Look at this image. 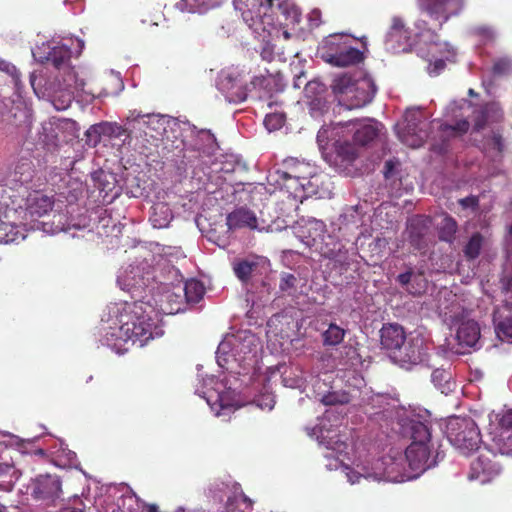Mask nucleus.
I'll list each match as a JSON object with an SVG mask.
<instances>
[{
    "label": "nucleus",
    "instance_id": "nucleus-1",
    "mask_svg": "<svg viewBox=\"0 0 512 512\" xmlns=\"http://www.w3.org/2000/svg\"><path fill=\"white\" fill-rule=\"evenodd\" d=\"M118 326L110 327L105 334L106 344L118 354L129 350V344L143 347L150 340L164 334L161 321L148 303L136 301L127 304L119 313Z\"/></svg>",
    "mask_w": 512,
    "mask_h": 512
},
{
    "label": "nucleus",
    "instance_id": "nucleus-2",
    "mask_svg": "<svg viewBox=\"0 0 512 512\" xmlns=\"http://www.w3.org/2000/svg\"><path fill=\"white\" fill-rule=\"evenodd\" d=\"M332 90L339 103L351 110L370 103L377 88L371 77L354 78L351 74L343 73L333 79Z\"/></svg>",
    "mask_w": 512,
    "mask_h": 512
},
{
    "label": "nucleus",
    "instance_id": "nucleus-3",
    "mask_svg": "<svg viewBox=\"0 0 512 512\" xmlns=\"http://www.w3.org/2000/svg\"><path fill=\"white\" fill-rule=\"evenodd\" d=\"M447 437L460 452L466 454L478 449L481 441L479 429L471 418H454L448 422Z\"/></svg>",
    "mask_w": 512,
    "mask_h": 512
},
{
    "label": "nucleus",
    "instance_id": "nucleus-4",
    "mask_svg": "<svg viewBox=\"0 0 512 512\" xmlns=\"http://www.w3.org/2000/svg\"><path fill=\"white\" fill-rule=\"evenodd\" d=\"M255 342L254 336L245 337L243 340L235 335L226 337L220 342L216 351L218 365L227 368L230 358L235 361L246 360L248 354L255 353L257 346Z\"/></svg>",
    "mask_w": 512,
    "mask_h": 512
},
{
    "label": "nucleus",
    "instance_id": "nucleus-5",
    "mask_svg": "<svg viewBox=\"0 0 512 512\" xmlns=\"http://www.w3.org/2000/svg\"><path fill=\"white\" fill-rule=\"evenodd\" d=\"M430 345L421 335L410 337L404 344L397 349L392 358L401 367L409 369L416 365L430 366L429 364Z\"/></svg>",
    "mask_w": 512,
    "mask_h": 512
},
{
    "label": "nucleus",
    "instance_id": "nucleus-6",
    "mask_svg": "<svg viewBox=\"0 0 512 512\" xmlns=\"http://www.w3.org/2000/svg\"><path fill=\"white\" fill-rule=\"evenodd\" d=\"M279 179L284 182L294 180L302 190L313 192L309 187L314 185L313 180L317 181L316 168L310 163L298 160L297 158H287L283 161L282 169L276 172Z\"/></svg>",
    "mask_w": 512,
    "mask_h": 512
},
{
    "label": "nucleus",
    "instance_id": "nucleus-7",
    "mask_svg": "<svg viewBox=\"0 0 512 512\" xmlns=\"http://www.w3.org/2000/svg\"><path fill=\"white\" fill-rule=\"evenodd\" d=\"M72 51L66 46H55L48 53L47 61L56 69L66 71L64 83L67 89L72 93L85 91V80L79 78L77 73L70 67Z\"/></svg>",
    "mask_w": 512,
    "mask_h": 512
},
{
    "label": "nucleus",
    "instance_id": "nucleus-8",
    "mask_svg": "<svg viewBox=\"0 0 512 512\" xmlns=\"http://www.w3.org/2000/svg\"><path fill=\"white\" fill-rule=\"evenodd\" d=\"M487 450L494 455L512 456V410L505 412L489 433Z\"/></svg>",
    "mask_w": 512,
    "mask_h": 512
},
{
    "label": "nucleus",
    "instance_id": "nucleus-9",
    "mask_svg": "<svg viewBox=\"0 0 512 512\" xmlns=\"http://www.w3.org/2000/svg\"><path fill=\"white\" fill-rule=\"evenodd\" d=\"M497 456L486 450L481 452L471 462L468 474L469 480H476L481 484L491 482L502 471L501 464L496 460Z\"/></svg>",
    "mask_w": 512,
    "mask_h": 512
},
{
    "label": "nucleus",
    "instance_id": "nucleus-10",
    "mask_svg": "<svg viewBox=\"0 0 512 512\" xmlns=\"http://www.w3.org/2000/svg\"><path fill=\"white\" fill-rule=\"evenodd\" d=\"M419 6L431 18L439 21V27L463 8V0H418Z\"/></svg>",
    "mask_w": 512,
    "mask_h": 512
},
{
    "label": "nucleus",
    "instance_id": "nucleus-11",
    "mask_svg": "<svg viewBox=\"0 0 512 512\" xmlns=\"http://www.w3.org/2000/svg\"><path fill=\"white\" fill-rule=\"evenodd\" d=\"M337 125L353 132V141L359 146H366L374 141L380 131V124L372 119L348 120L345 123L339 122Z\"/></svg>",
    "mask_w": 512,
    "mask_h": 512
},
{
    "label": "nucleus",
    "instance_id": "nucleus-12",
    "mask_svg": "<svg viewBox=\"0 0 512 512\" xmlns=\"http://www.w3.org/2000/svg\"><path fill=\"white\" fill-rule=\"evenodd\" d=\"M431 446L430 444L411 442L405 451V457L411 470L424 472L437 464L436 459L439 453H437L435 458L431 459Z\"/></svg>",
    "mask_w": 512,
    "mask_h": 512
},
{
    "label": "nucleus",
    "instance_id": "nucleus-13",
    "mask_svg": "<svg viewBox=\"0 0 512 512\" xmlns=\"http://www.w3.org/2000/svg\"><path fill=\"white\" fill-rule=\"evenodd\" d=\"M61 481L56 475H39L36 478L33 494L36 499L54 502L61 495Z\"/></svg>",
    "mask_w": 512,
    "mask_h": 512
},
{
    "label": "nucleus",
    "instance_id": "nucleus-14",
    "mask_svg": "<svg viewBox=\"0 0 512 512\" xmlns=\"http://www.w3.org/2000/svg\"><path fill=\"white\" fill-rule=\"evenodd\" d=\"M218 88L230 103H240L247 98V89L242 81L231 74L222 75L218 81Z\"/></svg>",
    "mask_w": 512,
    "mask_h": 512
},
{
    "label": "nucleus",
    "instance_id": "nucleus-15",
    "mask_svg": "<svg viewBox=\"0 0 512 512\" xmlns=\"http://www.w3.org/2000/svg\"><path fill=\"white\" fill-rule=\"evenodd\" d=\"M406 340V334L402 326L395 323L384 324L380 330V343L383 349L395 355Z\"/></svg>",
    "mask_w": 512,
    "mask_h": 512
},
{
    "label": "nucleus",
    "instance_id": "nucleus-16",
    "mask_svg": "<svg viewBox=\"0 0 512 512\" xmlns=\"http://www.w3.org/2000/svg\"><path fill=\"white\" fill-rule=\"evenodd\" d=\"M325 225L323 222L315 221L311 224V228H309V236L305 241V244L309 247H316L321 255L324 257V249L327 248L329 250L334 249L335 243H341L336 240L333 236L327 235L324 236Z\"/></svg>",
    "mask_w": 512,
    "mask_h": 512
},
{
    "label": "nucleus",
    "instance_id": "nucleus-17",
    "mask_svg": "<svg viewBox=\"0 0 512 512\" xmlns=\"http://www.w3.org/2000/svg\"><path fill=\"white\" fill-rule=\"evenodd\" d=\"M35 175V167L32 160L28 158H21L14 166L5 179L11 185L18 186L19 188L25 187L32 181Z\"/></svg>",
    "mask_w": 512,
    "mask_h": 512
},
{
    "label": "nucleus",
    "instance_id": "nucleus-18",
    "mask_svg": "<svg viewBox=\"0 0 512 512\" xmlns=\"http://www.w3.org/2000/svg\"><path fill=\"white\" fill-rule=\"evenodd\" d=\"M53 205L54 201L51 197L35 191L27 195L24 208L31 218H38L50 212Z\"/></svg>",
    "mask_w": 512,
    "mask_h": 512
},
{
    "label": "nucleus",
    "instance_id": "nucleus-19",
    "mask_svg": "<svg viewBox=\"0 0 512 512\" xmlns=\"http://www.w3.org/2000/svg\"><path fill=\"white\" fill-rule=\"evenodd\" d=\"M227 226L229 230H237L242 228L256 229L258 221L255 213L245 207H240L227 215Z\"/></svg>",
    "mask_w": 512,
    "mask_h": 512
},
{
    "label": "nucleus",
    "instance_id": "nucleus-20",
    "mask_svg": "<svg viewBox=\"0 0 512 512\" xmlns=\"http://www.w3.org/2000/svg\"><path fill=\"white\" fill-rule=\"evenodd\" d=\"M459 345L463 347L475 348L480 340V327L474 320L462 322L456 333Z\"/></svg>",
    "mask_w": 512,
    "mask_h": 512
},
{
    "label": "nucleus",
    "instance_id": "nucleus-21",
    "mask_svg": "<svg viewBox=\"0 0 512 512\" xmlns=\"http://www.w3.org/2000/svg\"><path fill=\"white\" fill-rule=\"evenodd\" d=\"M233 5L242 15L245 23L254 28L256 18L260 16V9L264 6L263 0H234Z\"/></svg>",
    "mask_w": 512,
    "mask_h": 512
},
{
    "label": "nucleus",
    "instance_id": "nucleus-22",
    "mask_svg": "<svg viewBox=\"0 0 512 512\" xmlns=\"http://www.w3.org/2000/svg\"><path fill=\"white\" fill-rule=\"evenodd\" d=\"M330 59L332 60L331 65L333 66L348 67L361 63L364 56L359 49L348 44L346 47H343V50L340 52H335L334 55H330Z\"/></svg>",
    "mask_w": 512,
    "mask_h": 512
},
{
    "label": "nucleus",
    "instance_id": "nucleus-23",
    "mask_svg": "<svg viewBox=\"0 0 512 512\" xmlns=\"http://www.w3.org/2000/svg\"><path fill=\"white\" fill-rule=\"evenodd\" d=\"M407 232L408 241L415 250L422 251L427 248L425 239L427 226L422 219H413L408 225Z\"/></svg>",
    "mask_w": 512,
    "mask_h": 512
},
{
    "label": "nucleus",
    "instance_id": "nucleus-24",
    "mask_svg": "<svg viewBox=\"0 0 512 512\" xmlns=\"http://www.w3.org/2000/svg\"><path fill=\"white\" fill-rule=\"evenodd\" d=\"M420 125L421 127L417 130V126L415 124H408L400 134V139L405 145L411 148H418L424 144L428 138V131L424 128L427 126V123L421 122Z\"/></svg>",
    "mask_w": 512,
    "mask_h": 512
},
{
    "label": "nucleus",
    "instance_id": "nucleus-25",
    "mask_svg": "<svg viewBox=\"0 0 512 512\" xmlns=\"http://www.w3.org/2000/svg\"><path fill=\"white\" fill-rule=\"evenodd\" d=\"M232 266L236 277L243 284H247L258 270L259 263L255 259H235Z\"/></svg>",
    "mask_w": 512,
    "mask_h": 512
},
{
    "label": "nucleus",
    "instance_id": "nucleus-26",
    "mask_svg": "<svg viewBox=\"0 0 512 512\" xmlns=\"http://www.w3.org/2000/svg\"><path fill=\"white\" fill-rule=\"evenodd\" d=\"M25 229L21 225L0 218V243L9 244L25 239Z\"/></svg>",
    "mask_w": 512,
    "mask_h": 512
},
{
    "label": "nucleus",
    "instance_id": "nucleus-27",
    "mask_svg": "<svg viewBox=\"0 0 512 512\" xmlns=\"http://www.w3.org/2000/svg\"><path fill=\"white\" fill-rule=\"evenodd\" d=\"M347 45V38L344 35H330L326 38L321 48L323 60L331 64L332 60L330 59V55H334L335 52H340L343 50V47H346Z\"/></svg>",
    "mask_w": 512,
    "mask_h": 512
},
{
    "label": "nucleus",
    "instance_id": "nucleus-28",
    "mask_svg": "<svg viewBox=\"0 0 512 512\" xmlns=\"http://www.w3.org/2000/svg\"><path fill=\"white\" fill-rule=\"evenodd\" d=\"M172 218V211L167 204L157 203L152 207L150 222L154 228L161 229L167 227Z\"/></svg>",
    "mask_w": 512,
    "mask_h": 512
},
{
    "label": "nucleus",
    "instance_id": "nucleus-29",
    "mask_svg": "<svg viewBox=\"0 0 512 512\" xmlns=\"http://www.w3.org/2000/svg\"><path fill=\"white\" fill-rule=\"evenodd\" d=\"M324 257L334 261L335 266L341 271H347L350 266L348 250L342 243H335L334 249H324Z\"/></svg>",
    "mask_w": 512,
    "mask_h": 512
},
{
    "label": "nucleus",
    "instance_id": "nucleus-30",
    "mask_svg": "<svg viewBox=\"0 0 512 512\" xmlns=\"http://www.w3.org/2000/svg\"><path fill=\"white\" fill-rule=\"evenodd\" d=\"M409 430L412 442L431 445V429L429 423L411 419L409 422Z\"/></svg>",
    "mask_w": 512,
    "mask_h": 512
},
{
    "label": "nucleus",
    "instance_id": "nucleus-31",
    "mask_svg": "<svg viewBox=\"0 0 512 512\" xmlns=\"http://www.w3.org/2000/svg\"><path fill=\"white\" fill-rule=\"evenodd\" d=\"M346 331L335 323H330L327 330L323 332V344L325 346H336L340 344L344 337Z\"/></svg>",
    "mask_w": 512,
    "mask_h": 512
},
{
    "label": "nucleus",
    "instance_id": "nucleus-32",
    "mask_svg": "<svg viewBox=\"0 0 512 512\" xmlns=\"http://www.w3.org/2000/svg\"><path fill=\"white\" fill-rule=\"evenodd\" d=\"M10 200L8 202L7 210L17 211L26 205L27 191L26 187L19 188L15 185H10Z\"/></svg>",
    "mask_w": 512,
    "mask_h": 512
},
{
    "label": "nucleus",
    "instance_id": "nucleus-33",
    "mask_svg": "<svg viewBox=\"0 0 512 512\" xmlns=\"http://www.w3.org/2000/svg\"><path fill=\"white\" fill-rule=\"evenodd\" d=\"M484 238L481 233L475 232L463 248V253L466 259L474 260L481 252Z\"/></svg>",
    "mask_w": 512,
    "mask_h": 512
},
{
    "label": "nucleus",
    "instance_id": "nucleus-34",
    "mask_svg": "<svg viewBox=\"0 0 512 512\" xmlns=\"http://www.w3.org/2000/svg\"><path fill=\"white\" fill-rule=\"evenodd\" d=\"M247 510H252V502L247 496L242 495L241 498L229 497L223 512H247Z\"/></svg>",
    "mask_w": 512,
    "mask_h": 512
},
{
    "label": "nucleus",
    "instance_id": "nucleus-35",
    "mask_svg": "<svg viewBox=\"0 0 512 512\" xmlns=\"http://www.w3.org/2000/svg\"><path fill=\"white\" fill-rule=\"evenodd\" d=\"M357 143L348 141H337L336 152L344 161L352 162L358 156Z\"/></svg>",
    "mask_w": 512,
    "mask_h": 512
},
{
    "label": "nucleus",
    "instance_id": "nucleus-36",
    "mask_svg": "<svg viewBox=\"0 0 512 512\" xmlns=\"http://www.w3.org/2000/svg\"><path fill=\"white\" fill-rule=\"evenodd\" d=\"M183 291L187 302L191 303H198L204 295L203 285L196 280L187 282L183 288Z\"/></svg>",
    "mask_w": 512,
    "mask_h": 512
},
{
    "label": "nucleus",
    "instance_id": "nucleus-37",
    "mask_svg": "<svg viewBox=\"0 0 512 512\" xmlns=\"http://www.w3.org/2000/svg\"><path fill=\"white\" fill-rule=\"evenodd\" d=\"M351 400L350 394L346 391H331L323 394L320 398L321 403L326 406L344 405Z\"/></svg>",
    "mask_w": 512,
    "mask_h": 512
},
{
    "label": "nucleus",
    "instance_id": "nucleus-38",
    "mask_svg": "<svg viewBox=\"0 0 512 512\" xmlns=\"http://www.w3.org/2000/svg\"><path fill=\"white\" fill-rule=\"evenodd\" d=\"M498 111V107L495 104H487L484 107H482L479 111H477V114L474 119V131H481L485 128L491 113H496Z\"/></svg>",
    "mask_w": 512,
    "mask_h": 512
},
{
    "label": "nucleus",
    "instance_id": "nucleus-39",
    "mask_svg": "<svg viewBox=\"0 0 512 512\" xmlns=\"http://www.w3.org/2000/svg\"><path fill=\"white\" fill-rule=\"evenodd\" d=\"M451 374L444 369H435L431 374V379L434 385L445 393L450 390Z\"/></svg>",
    "mask_w": 512,
    "mask_h": 512
},
{
    "label": "nucleus",
    "instance_id": "nucleus-40",
    "mask_svg": "<svg viewBox=\"0 0 512 512\" xmlns=\"http://www.w3.org/2000/svg\"><path fill=\"white\" fill-rule=\"evenodd\" d=\"M298 282L299 278L296 275L283 272L280 275L279 289L282 292L292 295L294 292H296Z\"/></svg>",
    "mask_w": 512,
    "mask_h": 512
},
{
    "label": "nucleus",
    "instance_id": "nucleus-41",
    "mask_svg": "<svg viewBox=\"0 0 512 512\" xmlns=\"http://www.w3.org/2000/svg\"><path fill=\"white\" fill-rule=\"evenodd\" d=\"M457 231V222L452 217H446L443 220L439 238L446 242H452Z\"/></svg>",
    "mask_w": 512,
    "mask_h": 512
},
{
    "label": "nucleus",
    "instance_id": "nucleus-42",
    "mask_svg": "<svg viewBox=\"0 0 512 512\" xmlns=\"http://www.w3.org/2000/svg\"><path fill=\"white\" fill-rule=\"evenodd\" d=\"M484 146L488 151H495L497 154H501L504 150V141L502 135L493 132L490 136L485 138Z\"/></svg>",
    "mask_w": 512,
    "mask_h": 512
},
{
    "label": "nucleus",
    "instance_id": "nucleus-43",
    "mask_svg": "<svg viewBox=\"0 0 512 512\" xmlns=\"http://www.w3.org/2000/svg\"><path fill=\"white\" fill-rule=\"evenodd\" d=\"M144 124L147 125V129L155 131L158 135H161V130H164L165 119L160 114L146 113V120Z\"/></svg>",
    "mask_w": 512,
    "mask_h": 512
},
{
    "label": "nucleus",
    "instance_id": "nucleus-44",
    "mask_svg": "<svg viewBox=\"0 0 512 512\" xmlns=\"http://www.w3.org/2000/svg\"><path fill=\"white\" fill-rule=\"evenodd\" d=\"M496 333L502 340L512 339V315L499 322V324L496 326Z\"/></svg>",
    "mask_w": 512,
    "mask_h": 512
},
{
    "label": "nucleus",
    "instance_id": "nucleus-45",
    "mask_svg": "<svg viewBox=\"0 0 512 512\" xmlns=\"http://www.w3.org/2000/svg\"><path fill=\"white\" fill-rule=\"evenodd\" d=\"M469 122L465 119L458 121L455 125L445 124L442 126L443 131H451L454 135L465 134L469 129Z\"/></svg>",
    "mask_w": 512,
    "mask_h": 512
},
{
    "label": "nucleus",
    "instance_id": "nucleus-46",
    "mask_svg": "<svg viewBox=\"0 0 512 512\" xmlns=\"http://www.w3.org/2000/svg\"><path fill=\"white\" fill-rule=\"evenodd\" d=\"M264 123L269 131L277 130L282 127L284 118L282 115L277 113L269 114L265 117Z\"/></svg>",
    "mask_w": 512,
    "mask_h": 512
},
{
    "label": "nucleus",
    "instance_id": "nucleus-47",
    "mask_svg": "<svg viewBox=\"0 0 512 512\" xmlns=\"http://www.w3.org/2000/svg\"><path fill=\"white\" fill-rule=\"evenodd\" d=\"M10 185L11 183H8V180L5 179L4 183L0 184V210L8 208V202L10 200Z\"/></svg>",
    "mask_w": 512,
    "mask_h": 512
},
{
    "label": "nucleus",
    "instance_id": "nucleus-48",
    "mask_svg": "<svg viewBox=\"0 0 512 512\" xmlns=\"http://www.w3.org/2000/svg\"><path fill=\"white\" fill-rule=\"evenodd\" d=\"M0 71H4L9 74L13 78L15 84L20 80L21 74L18 69L13 64L6 62L5 60H0Z\"/></svg>",
    "mask_w": 512,
    "mask_h": 512
},
{
    "label": "nucleus",
    "instance_id": "nucleus-49",
    "mask_svg": "<svg viewBox=\"0 0 512 512\" xmlns=\"http://www.w3.org/2000/svg\"><path fill=\"white\" fill-rule=\"evenodd\" d=\"M511 67V62L508 59H499L494 62L492 71L495 75L506 74Z\"/></svg>",
    "mask_w": 512,
    "mask_h": 512
},
{
    "label": "nucleus",
    "instance_id": "nucleus-50",
    "mask_svg": "<svg viewBox=\"0 0 512 512\" xmlns=\"http://www.w3.org/2000/svg\"><path fill=\"white\" fill-rule=\"evenodd\" d=\"M413 275H414V272H413L412 268H409V270H407L406 272L399 274L396 278V281L402 287H407L408 284L410 283Z\"/></svg>",
    "mask_w": 512,
    "mask_h": 512
},
{
    "label": "nucleus",
    "instance_id": "nucleus-51",
    "mask_svg": "<svg viewBox=\"0 0 512 512\" xmlns=\"http://www.w3.org/2000/svg\"><path fill=\"white\" fill-rule=\"evenodd\" d=\"M309 22L311 27H318L321 24V11L314 9L309 14Z\"/></svg>",
    "mask_w": 512,
    "mask_h": 512
},
{
    "label": "nucleus",
    "instance_id": "nucleus-52",
    "mask_svg": "<svg viewBox=\"0 0 512 512\" xmlns=\"http://www.w3.org/2000/svg\"><path fill=\"white\" fill-rule=\"evenodd\" d=\"M216 404H218L219 406V410H224V409H230L231 408V404L226 400L225 396L224 395H221V394H218L217 395V399L215 401V403L211 404V408L216 410V408L214 407Z\"/></svg>",
    "mask_w": 512,
    "mask_h": 512
},
{
    "label": "nucleus",
    "instance_id": "nucleus-53",
    "mask_svg": "<svg viewBox=\"0 0 512 512\" xmlns=\"http://www.w3.org/2000/svg\"><path fill=\"white\" fill-rule=\"evenodd\" d=\"M459 204L463 208H475L478 206V199L474 196L465 197L459 200Z\"/></svg>",
    "mask_w": 512,
    "mask_h": 512
},
{
    "label": "nucleus",
    "instance_id": "nucleus-54",
    "mask_svg": "<svg viewBox=\"0 0 512 512\" xmlns=\"http://www.w3.org/2000/svg\"><path fill=\"white\" fill-rule=\"evenodd\" d=\"M128 119H131L133 121H138L142 119L144 121L146 119V113H142L141 111H137L136 109H134L129 112Z\"/></svg>",
    "mask_w": 512,
    "mask_h": 512
},
{
    "label": "nucleus",
    "instance_id": "nucleus-55",
    "mask_svg": "<svg viewBox=\"0 0 512 512\" xmlns=\"http://www.w3.org/2000/svg\"><path fill=\"white\" fill-rule=\"evenodd\" d=\"M141 512H159L156 504L144 503Z\"/></svg>",
    "mask_w": 512,
    "mask_h": 512
},
{
    "label": "nucleus",
    "instance_id": "nucleus-56",
    "mask_svg": "<svg viewBox=\"0 0 512 512\" xmlns=\"http://www.w3.org/2000/svg\"><path fill=\"white\" fill-rule=\"evenodd\" d=\"M446 66V63L444 60L439 59L434 62V72L439 73L441 70H443Z\"/></svg>",
    "mask_w": 512,
    "mask_h": 512
},
{
    "label": "nucleus",
    "instance_id": "nucleus-57",
    "mask_svg": "<svg viewBox=\"0 0 512 512\" xmlns=\"http://www.w3.org/2000/svg\"><path fill=\"white\" fill-rule=\"evenodd\" d=\"M365 478H373L374 480H383L386 478L385 476V473H373V474H370V473H367L366 475H364Z\"/></svg>",
    "mask_w": 512,
    "mask_h": 512
},
{
    "label": "nucleus",
    "instance_id": "nucleus-58",
    "mask_svg": "<svg viewBox=\"0 0 512 512\" xmlns=\"http://www.w3.org/2000/svg\"><path fill=\"white\" fill-rule=\"evenodd\" d=\"M403 27H404V24L401 19H399V18L393 19V25H392L393 30H401Z\"/></svg>",
    "mask_w": 512,
    "mask_h": 512
},
{
    "label": "nucleus",
    "instance_id": "nucleus-59",
    "mask_svg": "<svg viewBox=\"0 0 512 512\" xmlns=\"http://www.w3.org/2000/svg\"><path fill=\"white\" fill-rule=\"evenodd\" d=\"M336 445H337V448H334V450L337 451L338 455L342 454L345 451V449L347 448V445L344 442H336ZM338 458H339V456H337V459Z\"/></svg>",
    "mask_w": 512,
    "mask_h": 512
},
{
    "label": "nucleus",
    "instance_id": "nucleus-60",
    "mask_svg": "<svg viewBox=\"0 0 512 512\" xmlns=\"http://www.w3.org/2000/svg\"><path fill=\"white\" fill-rule=\"evenodd\" d=\"M261 56L264 60L271 61L272 60V51H270L268 48H264L261 52Z\"/></svg>",
    "mask_w": 512,
    "mask_h": 512
},
{
    "label": "nucleus",
    "instance_id": "nucleus-61",
    "mask_svg": "<svg viewBox=\"0 0 512 512\" xmlns=\"http://www.w3.org/2000/svg\"><path fill=\"white\" fill-rule=\"evenodd\" d=\"M392 169H393V163L391 161H387L385 163V177L389 176V173L392 171Z\"/></svg>",
    "mask_w": 512,
    "mask_h": 512
},
{
    "label": "nucleus",
    "instance_id": "nucleus-62",
    "mask_svg": "<svg viewBox=\"0 0 512 512\" xmlns=\"http://www.w3.org/2000/svg\"><path fill=\"white\" fill-rule=\"evenodd\" d=\"M505 289L509 292H512V276L507 279Z\"/></svg>",
    "mask_w": 512,
    "mask_h": 512
},
{
    "label": "nucleus",
    "instance_id": "nucleus-63",
    "mask_svg": "<svg viewBox=\"0 0 512 512\" xmlns=\"http://www.w3.org/2000/svg\"><path fill=\"white\" fill-rule=\"evenodd\" d=\"M65 512H84V511L80 508H68V509H66Z\"/></svg>",
    "mask_w": 512,
    "mask_h": 512
},
{
    "label": "nucleus",
    "instance_id": "nucleus-64",
    "mask_svg": "<svg viewBox=\"0 0 512 512\" xmlns=\"http://www.w3.org/2000/svg\"><path fill=\"white\" fill-rule=\"evenodd\" d=\"M509 233L512 235V225L509 228Z\"/></svg>",
    "mask_w": 512,
    "mask_h": 512
}]
</instances>
